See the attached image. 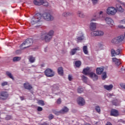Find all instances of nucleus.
<instances>
[{"label": "nucleus", "instance_id": "c9c22d12", "mask_svg": "<svg viewBox=\"0 0 125 125\" xmlns=\"http://www.w3.org/2000/svg\"><path fill=\"white\" fill-rule=\"evenodd\" d=\"M42 4L44 5V6H48V2L46 1V0H42Z\"/></svg>", "mask_w": 125, "mask_h": 125}, {"label": "nucleus", "instance_id": "09e8293b", "mask_svg": "<svg viewBox=\"0 0 125 125\" xmlns=\"http://www.w3.org/2000/svg\"><path fill=\"white\" fill-rule=\"evenodd\" d=\"M53 118H54V116H53V115L52 114H50L48 116V119L49 120H52V119H53Z\"/></svg>", "mask_w": 125, "mask_h": 125}, {"label": "nucleus", "instance_id": "0eeeda50", "mask_svg": "<svg viewBox=\"0 0 125 125\" xmlns=\"http://www.w3.org/2000/svg\"><path fill=\"white\" fill-rule=\"evenodd\" d=\"M9 96V94H8V93L5 91H3L0 92V100H6Z\"/></svg>", "mask_w": 125, "mask_h": 125}, {"label": "nucleus", "instance_id": "69168bd1", "mask_svg": "<svg viewBox=\"0 0 125 125\" xmlns=\"http://www.w3.org/2000/svg\"><path fill=\"white\" fill-rule=\"evenodd\" d=\"M122 5H123V6H125V3L122 2L121 3Z\"/></svg>", "mask_w": 125, "mask_h": 125}, {"label": "nucleus", "instance_id": "603ef678", "mask_svg": "<svg viewBox=\"0 0 125 125\" xmlns=\"http://www.w3.org/2000/svg\"><path fill=\"white\" fill-rule=\"evenodd\" d=\"M38 125H49L47 123L44 122L43 123H40Z\"/></svg>", "mask_w": 125, "mask_h": 125}, {"label": "nucleus", "instance_id": "ddd939ff", "mask_svg": "<svg viewBox=\"0 0 125 125\" xmlns=\"http://www.w3.org/2000/svg\"><path fill=\"white\" fill-rule=\"evenodd\" d=\"M77 103L80 106H83L84 104H85V102L84 101V99L82 97H79L77 99Z\"/></svg>", "mask_w": 125, "mask_h": 125}, {"label": "nucleus", "instance_id": "052dcab7", "mask_svg": "<svg viewBox=\"0 0 125 125\" xmlns=\"http://www.w3.org/2000/svg\"><path fill=\"white\" fill-rule=\"evenodd\" d=\"M106 125H113L110 122H107Z\"/></svg>", "mask_w": 125, "mask_h": 125}, {"label": "nucleus", "instance_id": "aec40b11", "mask_svg": "<svg viewBox=\"0 0 125 125\" xmlns=\"http://www.w3.org/2000/svg\"><path fill=\"white\" fill-rule=\"evenodd\" d=\"M53 92L54 93V94H56V95H58V93H57L56 91H60V90H59V88L56 85H55L54 87L53 88Z\"/></svg>", "mask_w": 125, "mask_h": 125}, {"label": "nucleus", "instance_id": "393cba45", "mask_svg": "<svg viewBox=\"0 0 125 125\" xmlns=\"http://www.w3.org/2000/svg\"><path fill=\"white\" fill-rule=\"evenodd\" d=\"M69 111V108L68 107L65 106L62 108V110H60L61 114H65V113H67Z\"/></svg>", "mask_w": 125, "mask_h": 125}, {"label": "nucleus", "instance_id": "cd10ccee", "mask_svg": "<svg viewBox=\"0 0 125 125\" xmlns=\"http://www.w3.org/2000/svg\"><path fill=\"white\" fill-rule=\"evenodd\" d=\"M83 53H84L86 55L88 54V50L87 48V46L86 45L83 46Z\"/></svg>", "mask_w": 125, "mask_h": 125}, {"label": "nucleus", "instance_id": "774afa93", "mask_svg": "<svg viewBox=\"0 0 125 125\" xmlns=\"http://www.w3.org/2000/svg\"><path fill=\"white\" fill-rule=\"evenodd\" d=\"M86 125H91L89 123H86Z\"/></svg>", "mask_w": 125, "mask_h": 125}, {"label": "nucleus", "instance_id": "72a5a7b5", "mask_svg": "<svg viewBox=\"0 0 125 125\" xmlns=\"http://www.w3.org/2000/svg\"><path fill=\"white\" fill-rule=\"evenodd\" d=\"M62 16L64 17H68V16H71V13L70 12H65L62 14Z\"/></svg>", "mask_w": 125, "mask_h": 125}, {"label": "nucleus", "instance_id": "b1692460", "mask_svg": "<svg viewBox=\"0 0 125 125\" xmlns=\"http://www.w3.org/2000/svg\"><path fill=\"white\" fill-rule=\"evenodd\" d=\"M58 73L60 76H63L64 72L63 71V67H60L58 69Z\"/></svg>", "mask_w": 125, "mask_h": 125}, {"label": "nucleus", "instance_id": "338daca9", "mask_svg": "<svg viewBox=\"0 0 125 125\" xmlns=\"http://www.w3.org/2000/svg\"><path fill=\"white\" fill-rule=\"evenodd\" d=\"M107 95H108V96H112V94H111L110 93L108 94Z\"/></svg>", "mask_w": 125, "mask_h": 125}, {"label": "nucleus", "instance_id": "9d476101", "mask_svg": "<svg viewBox=\"0 0 125 125\" xmlns=\"http://www.w3.org/2000/svg\"><path fill=\"white\" fill-rule=\"evenodd\" d=\"M104 35V32L102 31H95L91 33L92 37H102Z\"/></svg>", "mask_w": 125, "mask_h": 125}, {"label": "nucleus", "instance_id": "dca6fc26", "mask_svg": "<svg viewBox=\"0 0 125 125\" xmlns=\"http://www.w3.org/2000/svg\"><path fill=\"white\" fill-rule=\"evenodd\" d=\"M89 70H90V68L88 66H87L86 68H84L83 71V75H85V76L89 75L90 74L89 73Z\"/></svg>", "mask_w": 125, "mask_h": 125}, {"label": "nucleus", "instance_id": "2f4dec72", "mask_svg": "<svg viewBox=\"0 0 125 125\" xmlns=\"http://www.w3.org/2000/svg\"><path fill=\"white\" fill-rule=\"evenodd\" d=\"M21 60V57H15L13 59V62H17V61H20Z\"/></svg>", "mask_w": 125, "mask_h": 125}, {"label": "nucleus", "instance_id": "c03bdc74", "mask_svg": "<svg viewBox=\"0 0 125 125\" xmlns=\"http://www.w3.org/2000/svg\"><path fill=\"white\" fill-rule=\"evenodd\" d=\"M119 24H125V19H123L122 20L119 21Z\"/></svg>", "mask_w": 125, "mask_h": 125}, {"label": "nucleus", "instance_id": "58836bf2", "mask_svg": "<svg viewBox=\"0 0 125 125\" xmlns=\"http://www.w3.org/2000/svg\"><path fill=\"white\" fill-rule=\"evenodd\" d=\"M107 78V74L106 72H104L102 75V80H105Z\"/></svg>", "mask_w": 125, "mask_h": 125}, {"label": "nucleus", "instance_id": "bf43d9fd", "mask_svg": "<svg viewBox=\"0 0 125 125\" xmlns=\"http://www.w3.org/2000/svg\"><path fill=\"white\" fill-rule=\"evenodd\" d=\"M97 19H92L90 21V22H93V21H96Z\"/></svg>", "mask_w": 125, "mask_h": 125}, {"label": "nucleus", "instance_id": "de8ad7c7", "mask_svg": "<svg viewBox=\"0 0 125 125\" xmlns=\"http://www.w3.org/2000/svg\"><path fill=\"white\" fill-rule=\"evenodd\" d=\"M5 120H7V121H9V120H11V116L7 115L5 117Z\"/></svg>", "mask_w": 125, "mask_h": 125}, {"label": "nucleus", "instance_id": "f257e3e1", "mask_svg": "<svg viewBox=\"0 0 125 125\" xmlns=\"http://www.w3.org/2000/svg\"><path fill=\"white\" fill-rule=\"evenodd\" d=\"M54 35L53 30H50L47 33H43L41 36L42 41H44L46 42H49L52 39V36Z\"/></svg>", "mask_w": 125, "mask_h": 125}, {"label": "nucleus", "instance_id": "a878e982", "mask_svg": "<svg viewBox=\"0 0 125 125\" xmlns=\"http://www.w3.org/2000/svg\"><path fill=\"white\" fill-rule=\"evenodd\" d=\"M116 9L119 12H124V9L122 7V6L119 4L116 5Z\"/></svg>", "mask_w": 125, "mask_h": 125}, {"label": "nucleus", "instance_id": "9b49d317", "mask_svg": "<svg viewBox=\"0 0 125 125\" xmlns=\"http://www.w3.org/2000/svg\"><path fill=\"white\" fill-rule=\"evenodd\" d=\"M104 20L108 25L110 26V27H112L114 26V21L111 18H104Z\"/></svg>", "mask_w": 125, "mask_h": 125}, {"label": "nucleus", "instance_id": "4c0bfd02", "mask_svg": "<svg viewBox=\"0 0 125 125\" xmlns=\"http://www.w3.org/2000/svg\"><path fill=\"white\" fill-rule=\"evenodd\" d=\"M82 81H83V82H84V83H87V77L83 75V76H82Z\"/></svg>", "mask_w": 125, "mask_h": 125}, {"label": "nucleus", "instance_id": "4468645a", "mask_svg": "<svg viewBox=\"0 0 125 125\" xmlns=\"http://www.w3.org/2000/svg\"><path fill=\"white\" fill-rule=\"evenodd\" d=\"M89 76L94 81H97V80H98V76L93 72L90 73Z\"/></svg>", "mask_w": 125, "mask_h": 125}, {"label": "nucleus", "instance_id": "e2e57ef3", "mask_svg": "<svg viewBox=\"0 0 125 125\" xmlns=\"http://www.w3.org/2000/svg\"><path fill=\"white\" fill-rule=\"evenodd\" d=\"M41 68H43V67H44V64H41Z\"/></svg>", "mask_w": 125, "mask_h": 125}, {"label": "nucleus", "instance_id": "a19ab883", "mask_svg": "<svg viewBox=\"0 0 125 125\" xmlns=\"http://www.w3.org/2000/svg\"><path fill=\"white\" fill-rule=\"evenodd\" d=\"M53 112L54 113V114H55V115H56L57 116H59V115H60V114H61L60 110L59 111H57L56 110H53Z\"/></svg>", "mask_w": 125, "mask_h": 125}, {"label": "nucleus", "instance_id": "a18cd8bd", "mask_svg": "<svg viewBox=\"0 0 125 125\" xmlns=\"http://www.w3.org/2000/svg\"><path fill=\"white\" fill-rule=\"evenodd\" d=\"M121 53V50L120 49H117L115 51V55H119Z\"/></svg>", "mask_w": 125, "mask_h": 125}, {"label": "nucleus", "instance_id": "6e6d98bb", "mask_svg": "<svg viewBox=\"0 0 125 125\" xmlns=\"http://www.w3.org/2000/svg\"><path fill=\"white\" fill-rule=\"evenodd\" d=\"M118 27L120 28V29H125L124 25H118Z\"/></svg>", "mask_w": 125, "mask_h": 125}, {"label": "nucleus", "instance_id": "79ce46f5", "mask_svg": "<svg viewBox=\"0 0 125 125\" xmlns=\"http://www.w3.org/2000/svg\"><path fill=\"white\" fill-rule=\"evenodd\" d=\"M111 55L112 56H116V51H115V50L114 49H111Z\"/></svg>", "mask_w": 125, "mask_h": 125}, {"label": "nucleus", "instance_id": "6ab92c4d", "mask_svg": "<svg viewBox=\"0 0 125 125\" xmlns=\"http://www.w3.org/2000/svg\"><path fill=\"white\" fill-rule=\"evenodd\" d=\"M96 29V23L91 22L90 24V30L91 31H94Z\"/></svg>", "mask_w": 125, "mask_h": 125}, {"label": "nucleus", "instance_id": "bb28decb", "mask_svg": "<svg viewBox=\"0 0 125 125\" xmlns=\"http://www.w3.org/2000/svg\"><path fill=\"white\" fill-rule=\"evenodd\" d=\"M6 76H7V77L10 78V79H11V80H13V81H14V77H13V75H12V74H11V72H10L9 71H7L6 72Z\"/></svg>", "mask_w": 125, "mask_h": 125}, {"label": "nucleus", "instance_id": "423d86ee", "mask_svg": "<svg viewBox=\"0 0 125 125\" xmlns=\"http://www.w3.org/2000/svg\"><path fill=\"white\" fill-rule=\"evenodd\" d=\"M45 75L48 78H52L55 75V72L50 68H47L44 71Z\"/></svg>", "mask_w": 125, "mask_h": 125}, {"label": "nucleus", "instance_id": "20e7f679", "mask_svg": "<svg viewBox=\"0 0 125 125\" xmlns=\"http://www.w3.org/2000/svg\"><path fill=\"white\" fill-rule=\"evenodd\" d=\"M124 40H125V37H124V35H120L113 39L111 40V43L113 44H119L121 43L122 42H123Z\"/></svg>", "mask_w": 125, "mask_h": 125}, {"label": "nucleus", "instance_id": "39448f33", "mask_svg": "<svg viewBox=\"0 0 125 125\" xmlns=\"http://www.w3.org/2000/svg\"><path fill=\"white\" fill-rule=\"evenodd\" d=\"M42 17L44 20L48 21H52L54 19V17L49 13H44L42 14Z\"/></svg>", "mask_w": 125, "mask_h": 125}, {"label": "nucleus", "instance_id": "f8f14e48", "mask_svg": "<svg viewBox=\"0 0 125 125\" xmlns=\"http://www.w3.org/2000/svg\"><path fill=\"white\" fill-rule=\"evenodd\" d=\"M120 115L119 113V111L117 109H112L110 111V116H112L113 117H118Z\"/></svg>", "mask_w": 125, "mask_h": 125}, {"label": "nucleus", "instance_id": "f03ea898", "mask_svg": "<svg viewBox=\"0 0 125 125\" xmlns=\"http://www.w3.org/2000/svg\"><path fill=\"white\" fill-rule=\"evenodd\" d=\"M33 42V41L32 39H27L20 45V47L21 49H25V48L30 47Z\"/></svg>", "mask_w": 125, "mask_h": 125}, {"label": "nucleus", "instance_id": "473e14b6", "mask_svg": "<svg viewBox=\"0 0 125 125\" xmlns=\"http://www.w3.org/2000/svg\"><path fill=\"white\" fill-rule=\"evenodd\" d=\"M82 65V62L80 61H77L75 62V66L77 67V68H79V67L81 66Z\"/></svg>", "mask_w": 125, "mask_h": 125}, {"label": "nucleus", "instance_id": "6e6552de", "mask_svg": "<svg viewBox=\"0 0 125 125\" xmlns=\"http://www.w3.org/2000/svg\"><path fill=\"white\" fill-rule=\"evenodd\" d=\"M106 13L108 15H115L117 13V9L113 7H108L106 10Z\"/></svg>", "mask_w": 125, "mask_h": 125}, {"label": "nucleus", "instance_id": "5fc2aeb1", "mask_svg": "<svg viewBox=\"0 0 125 125\" xmlns=\"http://www.w3.org/2000/svg\"><path fill=\"white\" fill-rule=\"evenodd\" d=\"M38 111H39V112L42 111V107L39 106L38 107Z\"/></svg>", "mask_w": 125, "mask_h": 125}, {"label": "nucleus", "instance_id": "5701e85b", "mask_svg": "<svg viewBox=\"0 0 125 125\" xmlns=\"http://www.w3.org/2000/svg\"><path fill=\"white\" fill-rule=\"evenodd\" d=\"M104 89H106V90H111L112 88H113V86L112 84H110V85H104Z\"/></svg>", "mask_w": 125, "mask_h": 125}, {"label": "nucleus", "instance_id": "4d7b16f0", "mask_svg": "<svg viewBox=\"0 0 125 125\" xmlns=\"http://www.w3.org/2000/svg\"><path fill=\"white\" fill-rule=\"evenodd\" d=\"M72 76L68 75V80H69V81H72Z\"/></svg>", "mask_w": 125, "mask_h": 125}, {"label": "nucleus", "instance_id": "f704fd0d", "mask_svg": "<svg viewBox=\"0 0 125 125\" xmlns=\"http://www.w3.org/2000/svg\"><path fill=\"white\" fill-rule=\"evenodd\" d=\"M102 14H103V11H101L99 13V15H100V17L102 20H104L105 19V18L103 16Z\"/></svg>", "mask_w": 125, "mask_h": 125}, {"label": "nucleus", "instance_id": "e433bc0d", "mask_svg": "<svg viewBox=\"0 0 125 125\" xmlns=\"http://www.w3.org/2000/svg\"><path fill=\"white\" fill-rule=\"evenodd\" d=\"M95 110L97 112V113H100V112H101V110L100 109V106H98V105L96 106Z\"/></svg>", "mask_w": 125, "mask_h": 125}, {"label": "nucleus", "instance_id": "c756f323", "mask_svg": "<svg viewBox=\"0 0 125 125\" xmlns=\"http://www.w3.org/2000/svg\"><path fill=\"white\" fill-rule=\"evenodd\" d=\"M120 101H119L118 100H115L112 101V104L115 106L120 105Z\"/></svg>", "mask_w": 125, "mask_h": 125}, {"label": "nucleus", "instance_id": "ea45409f", "mask_svg": "<svg viewBox=\"0 0 125 125\" xmlns=\"http://www.w3.org/2000/svg\"><path fill=\"white\" fill-rule=\"evenodd\" d=\"M38 104L42 106H44V102L42 100H40L38 101Z\"/></svg>", "mask_w": 125, "mask_h": 125}, {"label": "nucleus", "instance_id": "1a4fd4ad", "mask_svg": "<svg viewBox=\"0 0 125 125\" xmlns=\"http://www.w3.org/2000/svg\"><path fill=\"white\" fill-rule=\"evenodd\" d=\"M84 40V36H83V32L80 31L78 34V36L76 39V41L77 42H81L82 41H83Z\"/></svg>", "mask_w": 125, "mask_h": 125}, {"label": "nucleus", "instance_id": "0e129e2a", "mask_svg": "<svg viewBox=\"0 0 125 125\" xmlns=\"http://www.w3.org/2000/svg\"><path fill=\"white\" fill-rule=\"evenodd\" d=\"M56 92H57V93L58 94V95H59V94H60L61 93L60 91H56Z\"/></svg>", "mask_w": 125, "mask_h": 125}, {"label": "nucleus", "instance_id": "4be33fe9", "mask_svg": "<svg viewBox=\"0 0 125 125\" xmlns=\"http://www.w3.org/2000/svg\"><path fill=\"white\" fill-rule=\"evenodd\" d=\"M34 4L35 5H42V0H34Z\"/></svg>", "mask_w": 125, "mask_h": 125}, {"label": "nucleus", "instance_id": "c85d7f7f", "mask_svg": "<svg viewBox=\"0 0 125 125\" xmlns=\"http://www.w3.org/2000/svg\"><path fill=\"white\" fill-rule=\"evenodd\" d=\"M78 16L80 18H84V14L82 11H78L77 12Z\"/></svg>", "mask_w": 125, "mask_h": 125}, {"label": "nucleus", "instance_id": "412c9836", "mask_svg": "<svg viewBox=\"0 0 125 125\" xmlns=\"http://www.w3.org/2000/svg\"><path fill=\"white\" fill-rule=\"evenodd\" d=\"M104 71V69L103 68L98 67L96 69V73L97 75H101V74H102Z\"/></svg>", "mask_w": 125, "mask_h": 125}, {"label": "nucleus", "instance_id": "f3484780", "mask_svg": "<svg viewBox=\"0 0 125 125\" xmlns=\"http://www.w3.org/2000/svg\"><path fill=\"white\" fill-rule=\"evenodd\" d=\"M23 86L25 89H27V90H31V89L33 88V87L32 86V85L28 83H24L23 84Z\"/></svg>", "mask_w": 125, "mask_h": 125}, {"label": "nucleus", "instance_id": "7c9ffc66", "mask_svg": "<svg viewBox=\"0 0 125 125\" xmlns=\"http://www.w3.org/2000/svg\"><path fill=\"white\" fill-rule=\"evenodd\" d=\"M29 61L31 63H34L36 61V58L32 56L29 57Z\"/></svg>", "mask_w": 125, "mask_h": 125}, {"label": "nucleus", "instance_id": "13d9d810", "mask_svg": "<svg viewBox=\"0 0 125 125\" xmlns=\"http://www.w3.org/2000/svg\"><path fill=\"white\" fill-rule=\"evenodd\" d=\"M16 53H17L18 54H19V53H21V50H17Z\"/></svg>", "mask_w": 125, "mask_h": 125}, {"label": "nucleus", "instance_id": "680f3d73", "mask_svg": "<svg viewBox=\"0 0 125 125\" xmlns=\"http://www.w3.org/2000/svg\"><path fill=\"white\" fill-rule=\"evenodd\" d=\"M20 99H21V101H23V100H24V97H20Z\"/></svg>", "mask_w": 125, "mask_h": 125}, {"label": "nucleus", "instance_id": "a211bd4d", "mask_svg": "<svg viewBox=\"0 0 125 125\" xmlns=\"http://www.w3.org/2000/svg\"><path fill=\"white\" fill-rule=\"evenodd\" d=\"M112 62L115 63L116 66H120L121 65V61L120 60L117 59L116 58H112Z\"/></svg>", "mask_w": 125, "mask_h": 125}, {"label": "nucleus", "instance_id": "864d4df0", "mask_svg": "<svg viewBox=\"0 0 125 125\" xmlns=\"http://www.w3.org/2000/svg\"><path fill=\"white\" fill-rule=\"evenodd\" d=\"M57 104H61V99H59L57 101Z\"/></svg>", "mask_w": 125, "mask_h": 125}, {"label": "nucleus", "instance_id": "2eb2a0df", "mask_svg": "<svg viewBox=\"0 0 125 125\" xmlns=\"http://www.w3.org/2000/svg\"><path fill=\"white\" fill-rule=\"evenodd\" d=\"M80 47H77L75 48L72 49L70 52V55H75L77 53V51H80Z\"/></svg>", "mask_w": 125, "mask_h": 125}, {"label": "nucleus", "instance_id": "37998d69", "mask_svg": "<svg viewBox=\"0 0 125 125\" xmlns=\"http://www.w3.org/2000/svg\"><path fill=\"white\" fill-rule=\"evenodd\" d=\"M77 91H78V93H82L83 91V88H78Z\"/></svg>", "mask_w": 125, "mask_h": 125}, {"label": "nucleus", "instance_id": "3c124183", "mask_svg": "<svg viewBox=\"0 0 125 125\" xmlns=\"http://www.w3.org/2000/svg\"><path fill=\"white\" fill-rule=\"evenodd\" d=\"M120 86L122 87V88H124L125 89V84L124 83H121Z\"/></svg>", "mask_w": 125, "mask_h": 125}, {"label": "nucleus", "instance_id": "49530a36", "mask_svg": "<svg viewBox=\"0 0 125 125\" xmlns=\"http://www.w3.org/2000/svg\"><path fill=\"white\" fill-rule=\"evenodd\" d=\"M8 84V83H7V82H4L1 83V85L2 86H5V85H7Z\"/></svg>", "mask_w": 125, "mask_h": 125}, {"label": "nucleus", "instance_id": "7ed1b4c3", "mask_svg": "<svg viewBox=\"0 0 125 125\" xmlns=\"http://www.w3.org/2000/svg\"><path fill=\"white\" fill-rule=\"evenodd\" d=\"M42 19V15L40 13H37L32 19L31 23L32 25H35L39 22H41Z\"/></svg>", "mask_w": 125, "mask_h": 125}, {"label": "nucleus", "instance_id": "8fccbe9b", "mask_svg": "<svg viewBox=\"0 0 125 125\" xmlns=\"http://www.w3.org/2000/svg\"><path fill=\"white\" fill-rule=\"evenodd\" d=\"M93 4L95 5L98 2V0H91Z\"/></svg>", "mask_w": 125, "mask_h": 125}]
</instances>
